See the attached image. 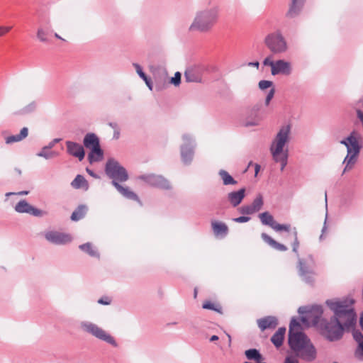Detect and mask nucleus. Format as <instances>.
I'll return each instance as SVG.
<instances>
[{
	"mask_svg": "<svg viewBox=\"0 0 363 363\" xmlns=\"http://www.w3.org/2000/svg\"><path fill=\"white\" fill-rule=\"evenodd\" d=\"M274 62H275L272 60V57L269 56L264 60L263 65L265 66H270L272 69V66H274Z\"/></svg>",
	"mask_w": 363,
	"mask_h": 363,
	"instance_id": "nucleus-50",
	"label": "nucleus"
},
{
	"mask_svg": "<svg viewBox=\"0 0 363 363\" xmlns=\"http://www.w3.org/2000/svg\"><path fill=\"white\" fill-rule=\"evenodd\" d=\"M61 138H55L51 142H50L48 145H46L45 147L50 150L55 146L56 143H58L60 141H61Z\"/></svg>",
	"mask_w": 363,
	"mask_h": 363,
	"instance_id": "nucleus-54",
	"label": "nucleus"
},
{
	"mask_svg": "<svg viewBox=\"0 0 363 363\" xmlns=\"http://www.w3.org/2000/svg\"><path fill=\"white\" fill-rule=\"evenodd\" d=\"M354 355L358 359H361L362 357H363V341L359 342V345L354 352Z\"/></svg>",
	"mask_w": 363,
	"mask_h": 363,
	"instance_id": "nucleus-44",
	"label": "nucleus"
},
{
	"mask_svg": "<svg viewBox=\"0 0 363 363\" xmlns=\"http://www.w3.org/2000/svg\"><path fill=\"white\" fill-rule=\"evenodd\" d=\"M273 86V82L272 81L268 80H261L259 82V88L261 90H264L267 88H269Z\"/></svg>",
	"mask_w": 363,
	"mask_h": 363,
	"instance_id": "nucleus-42",
	"label": "nucleus"
},
{
	"mask_svg": "<svg viewBox=\"0 0 363 363\" xmlns=\"http://www.w3.org/2000/svg\"><path fill=\"white\" fill-rule=\"evenodd\" d=\"M203 308L210 309L213 311H218L214 306V304L210 301H207L203 304Z\"/></svg>",
	"mask_w": 363,
	"mask_h": 363,
	"instance_id": "nucleus-49",
	"label": "nucleus"
},
{
	"mask_svg": "<svg viewBox=\"0 0 363 363\" xmlns=\"http://www.w3.org/2000/svg\"><path fill=\"white\" fill-rule=\"evenodd\" d=\"M37 108V104L35 101H32L27 106H24L21 111L22 114H28L33 112Z\"/></svg>",
	"mask_w": 363,
	"mask_h": 363,
	"instance_id": "nucleus-38",
	"label": "nucleus"
},
{
	"mask_svg": "<svg viewBox=\"0 0 363 363\" xmlns=\"http://www.w3.org/2000/svg\"><path fill=\"white\" fill-rule=\"evenodd\" d=\"M112 185L126 199L137 201L140 203L138 195L135 192L130 190L128 187L123 186L117 182H112Z\"/></svg>",
	"mask_w": 363,
	"mask_h": 363,
	"instance_id": "nucleus-23",
	"label": "nucleus"
},
{
	"mask_svg": "<svg viewBox=\"0 0 363 363\" xmlns=\"http://www.w3.org/2000/svg\"><path fill=\"white\" fill-rule=\"evenodd\" d=\"M106 175L113 182H124L129 177L127 170L114 158H109L105 166Z\"/></svg>",
	"mask_w": 363,
	"mask_h": 363,
	"instance_id": "nucleus-8",
	"label": "nucleus"
},
{
	"mask_svg": "<svg viewBox=\"0 0 363 363\" xmlns=\"http://www.w3.org/2000/svg\"><path fill=\"white\" fill-rule=\"evenodd\" d=\"M138 179L152 187L166 190L172 188L169 181L162 175L146 174L139 176Z\"/></svg>",
	"mask_w": 363,
	"mask_h": 363,
	"instance_id": "nucleus-13",
	"label": "nucleus"
},
{
	"mask_svg": "<svg viewBox=\"0 0 363 363\" xmlns=\"http://www.w3.org/2000/svg\"><path fill=\"white\" fill-rule=\"evenodd\" d=\"M181 73L179 72H177L174 74V76L170 79V83L176 86H179L181 83Z\"/></svg>",
	"mask_w": 363,
	"mask_h": 363,
	"instance_id": "nucleus-41",
	"label": "nucleus"
},
{
	"mask_svg": "<svg viewBox=\"0 0 363 363\" xmlns=\"http://www.w3.org/2000/svg\"><path fill=\"white\" fill-rule=\"evenodd\" d=\"M285 333H286V328L284 327H281L279 328L277 331L275 333L279 335H281L282 337H284V335H285Z\"/></svg>",
	"mask_w": 363,
	"mask_h": 363,
	"instance_id": "nucleus-57",
	"label": "nucleus"
},
{
	"mask_svg": "<svg viewBox=\"0 0 363 363\" xmlns=\"http://www.w3.org/2000/svg\"><path fill=\"white\" fill-rule=\"evenodd\" d=\"M291 125L289 124L282 125L275 138H274L269 150L275 162L280 163L281 171H283L287 164L288 149L284 150V146L290 140Z\"/></svg>",
	"mask_w": 363,
	"mask_h": 363,
	"instance_id": "nucleus-4",
	"label": "nucleus"
},
{
	"mask_svg": "<svg viewBox=\"0 0 363 363\" xmlns=\"http://www.w3.org/2000/svg\"><path fill=\"white\" fill-rule=\"evenodd\" d=\"M11 26H0V37L4 35L6 33L11 30Z\"/></svg>",
	"mask_w": 363,
	"mask_h": 363,
	"instance_id": "nucleus-51",
	"label": "nucleus"
},
{
	"mask_svg": "<svg viewBox=\"0 0 363 363\" xmlns=\"http://www.w3.org/2000/svg\"><path fill=\"white\" fill-rule=\"evenodd\" d=\"M182 139L184 144L180 147L182 161L185 165H189L193 160L195 143L189 134H184Z\"/></svg>",
	"mask_w": 363,
	"mask_h": 363,
	"instance_id": "nucleus-12",
	"label": "nucleus"
},
{
	"mask_svg": "<svg viewBox=\"0 0 363 363\" xmlns=\"http://www.w3.org/2000/svg\"><path fill=\"white\" fill-rule=\"evenodd\" d=\"M49 149L44 146L42 150L37 153L38 157H43L46 160H49L52 158L53 157L57 155V153L53 151L48 152Z\"/></svg>",
	"mask_w": 363,
	"mask_h": 363,
	"instance_id": "nucleus-36",
	"label": "nucleus"
},
{
	"mask_svg": "<svg viewBox=\"0 0 363 363\" xmlns=\"http://www.w3.org/2000/svg\"><path fill=\"white\" fill-rule=\"evenodd\" d=\"M111 301L108 297H102L98 300V303L102 305H109Z\"/></svg>",
	"mask_w": 363,
	"mask_h": 363,
	"instance_id": "nucleus-52",
	"label": "nucleus"
},
{
	"mask_svg": "<svg viewBox=\"0 0 363 363\" xmlns=\"http://www.w3.org/2000/svg\"><path fill=\"white\" fill-rule=\"evenodd\" d=\"M29 191H19V192H8L6 194V196L9 197L11 195H19V196H23V195H27L28 194Z\"/></svg>",
	"mask_w": 363,
	"mask_h": 363,
	"instance_id": "nucleus-53",
	"label": "nucleus"
},
{
	"mask_svg": "<svg viewBox=\"0 0 363 363\" xmlns=\"http://www.w3.org/2000/svg\"><path fill=\"white\" fill-rule=\"evenodd\" d=\"M79 327L83 332L90 334L114 347L117 346V343L114 338L96 324L89 321H82L79 323Z\"/></svg>",
	"mask_w": 363,
	"mask_h": 363,
	"instance_id": "nucleus-11",
	"label": "nucleus"
},
{
	"mask_svg": "<svg viewBox=\"0 0 363 363\" xmlns=\"http://www.w3.org/2000/svg\"><path fill=\"white\" fill-rule=\"evenodd\" d=\"M301 326L298 320L296 318H292L289 324V333H294L295 332H301Z\"/></svg>",
	"mask_w": 363,
	"mask_h": 363,
	"instance_id": "nucleus-35",
	"label": "nucleus"
},
{
	"mask_svg": "<svg viewBox=\"0 0 363 363\" xmlns=\"http://www.w3.org/2000/svg\"><path fill=\"white\" fill-rule=\"evenodd\" d=\"M133 67H135V70H136V72L138 73V74L139 75V77L141 78V79H145V77H147V75L145 74V73L143 71V69L141 67V66L138 64V63H133Z\"/></svg>",
	"mask_w": 363,
	"mask_h": 363,
	"instance_id": "nucleus-43",
	"label": "nucleus"
},
{
	"mask_svg": "<svg viewBox=\"0 0 363 363\" xmlns=\"http://www.w3.org/2000/svg\"><path fill=\"white\" fill-rule=\"evenodd\" d=\"M144 80V82H145L146 85L147 86V87L149 88L150 90H152V81L150 79V78H149L147 76L145 77V79H143Z\"/></svg>",
	"mask_w": 363,
	"mask_h": 363,
	"instance_id": "nucleus-55",
	"label": "nucleus"
},
{
	"mask_svg": "<svg viewBox=\"0 0 363 363\" xmlns=\"http://www.w3.org/2000/svg\"><path fill=\"white\" fill-rule=\"evenodd\" d=\"M108 125L111 128H112L113 129H114V130H116V129H118V124H117L116 123H114V122H109V123H108Z\"/></svg>",
	"mask_w": 363,
	"mask_h": 363,
	"instance_id": "nucleus-59",
	"label": "nucleus"
},
{
	"mask_svg": "<svg viewBox=\"0 0 363 363\" xmlns=\"http://www.w3.org/2000/svg\"><path fill=\"white\" fill-rule=\"evenodd\" d=\"M352 106H359L362 109L363 108V96L359 100L354 101Z\"/></svg>",
	"mask_w": 363,
	"mask_h": 363,
	"instance_id": "nucleus-56",
	"label": "nucleus"
},
{
	"mask_svg": "<svg viewBox=\"0 0 363 363\" xmlns=\"http://www.w3.org/2000/svg\"><path fill=\"white\" fill-rule=\"evenodd\" d=\"M250 220V217L245 216L233 218V221H234L235 223H246V222H248Z\"/></svg>",
	"mask_w": 363,
	"mask_h": 363,
	"instance_id": "nucleus-47",
	"label": "nucleus"
},
{
	"mask_svg": "<svg viewBox=\"0 0 363 363\" xmlns=\"http://www.w3.org/2000/svg\"><path fill=\"white\" fill-rule=\"evenodd\" d=\"M14 209L17 213H28L35 217H42L46 214V212L34 207L25 199L21 200L17 203Z\"/></svg>",
	"mask_w": 363,
	"mask_h": 363,
	"instance_id": "nucleus-14",
	"label": "nucleus"
},
{
	"mask_svg": "<svg viewBox=\"0 0 363 363\" xmlns=\"http://www.w3.org/2000/svg\"><path fill=\"white\" fill-rule=\"evenodd\" d=\"M298 313L302 315L301 321L304 325L309 326L311 324L315 325L318 323H320L323 310L320 305H314L311 307L301 306L298 309Z\"/></svg>",
	"mask_w": 363,
	"mask_h": 363,
	"instance_id": "nucleus-7",
	"label": "nucleus"
},
{
	"mask_svg": "<svg viewBox=\"0 0 363 363\" xmlns=\"http://www.w3.org/2000/svg\"><path fill=\"white\" fill-rule=\"evenodd\" d=\"M274 93H275V89L274 88H272L269 90V91L268 92V94H267V95L266 96V99H265V104H266L267 106L269 105L270 101L274 97Z\"/></svg>",
	"mask_w": 363,
	"mask_h": 363,
	"instance_id": "nucleus-48",
	"label": "nucleus"
},
{
	"mask_svg": "<svg viewBox=\"0 0 363 363\" xmlns=\"http://www.w3.org/2000/svg\"><path fill=\"white\" fill-rule=\"evenodd\" d=\"M292 71L291 63L284 60L275 61L274 66H272L271 73L272 75L284 74L289 75Z\"/></svg>",
	"mask_w": 363,
	"mask_h": 363,
	"instance_id": "nucleus-19",
	"label": "nucleus"
},
{
	"mask_svg": "<svg viewBox=\"0 0 363 363\" xmlns=\"http://www.w3.org/2000/svg\"><path fill=\"white\" fill-rule=\"evenodd\" d=\"M258 327L262 331L266 329H274L278 325V320L274 316H266L257 320Z\"/></svg>",
	"mask_w": 363,
	"mask_h": 363,
	"instance_id": "nucleus-22",
	"label": "nucleus"
},
{
	"mask_svg": "<svg viewBox=\"0 0 363 363\" xmlns=\"http://www.w3.org/2000/svg\"><path fill=\"white\" fill-rule=\"evenodd\" d=\"M103 157L104 151L99 145L90 150V152L88 155V160L90 163H93L102 160Z\"/></svg>",
	"mask_w": 363,
	"mask_h": 363,
	"instance_id": "nucleus-26",
	"label": "nucleus"
},
{
	"mask_svg": "<svg viewBox=\"0 0 363 363\" xmlns=\"http://www.w3.org/2000/svg\"><path fill=\"white\" fill-rule=\"evenodd\" d=\"M297 358L298 357L296 355H287L284 363H299Z\"/></svg>",
	"mask_w": 363,
	"mask_h": 363,
	"instance_id": "nucleus-45",
	"label": "nucleus"
},
{
	"mask_svg": "<svg viewBox=\"0 0 363 363\" xmlns=\"http://www.w3.org/2000/svg\"><path fill=\"white\" fill-rule=\"evenodd\" d=\"M245 196V189L242 188L238 191H233L228 194L227 198L230 203L233 207L238 206L241 203Z\"/></svg>",
	"mask_w": 363,
	"mask_h": 363,
	"instance_id": "nucleus-21",
	"label": "nucleus"
},
{
	"mask_svg": "<svg viewBox=\"0 0 363 363\" xmlns=\"http://www.w3.org/2000/svg\"><path fill=\"white\" fill-rule=\"evenodd\" d=\"M218 175L220 177L223 184L225 186L235 185L238 182L225 170L220 169L218 172Z\"/></svg>",
	"mask_w": 363,
	"mask_h": 363,
	"instance_id": "nucleus-30",
	"label": "nucleus"
},
{
	"mask_svg": "<svg viewBox=\"0 0 363 363\" xmlns=\"http://www.w3.org/2000/svg\"><path fill=\"white\" fill-rule=\"evenodd\" d=\"M306 0H291L289 10L286 13L287 18H293L298 16L305 4Z\"/></svg>",
	"mask_w": 363,
	"mask_h": 363,
	"instance_id": "nucleus-20",
	"label": "nucleus"
},
{
	"mask_svg": "<svg viewBox=\"0 0 363 363\" xmlns=\"http://www.w3.org/2000/svg\"><path fill=\"white\" fill-rule=\"evenodd\" d=\"M288 344L294 355L305 362H311L317 357V350L303 332L289 333Z\"/></svg>",
	"mask_w": 363,
	"mask_h": 363,
	"instance_id": "nucleus-2",
	"label": "nucleus"
},
{
	"mask_svg": "<svg viewBox=\"0 0 363 363\" xmlns=\"http://www.w3.org/2000/svg\"><path fill=\"white\" fill-rule=\"evenodd\" d=\"M28 135V129L26 127L23 128L19 134L12 135L6 138V143L11 144L17 143L25 139Z\"/></svg>",
	"mask_w": 363,
	"mask_h": 363,
	"instance_id": "nucleus-27",
	"label": "nucleus"
},
{
	"mask_svg": "<svg viewBox=\"0 0 363 363\" xmlns=\"http://www.w3.org/2000/svg\"><path fill=\"white\" fill-rule=\"evenodd\" d=\"M86 172L89 175L92 176L93 177H97L96 174L92 170L86 168Z\"/></svg>",
	"mask_w": 363,
	"mask_h": 363,
	"instance_id": "nucleus-63",
	"label": "nucleus"
},
{
	"mask_svg": "<svg viewBox=\"0 0 363 363\" xmlns=\"http://www.w3.org/2000/svg\"><path fill=\"white\" fill-rule=\"evenodd\" d=\"M220 11L218 6L198 10L188 28L189 32L201 33L210 32L218 21Z\"/></svg>",
	"mask_w": 363,
	"mask_h": 363,
	"instance_id": "nucleus-3",
	"label": "nucleus"
},
{
	"mask_svg": "<svg viewBox=\"0 0 363 363\" xmlns=\"http://www.w3.org/2000/svg\"><path fill=\"white\" fill-rule=\"evenodd\" d=\"M353 337L355 341L359 345V342L363 341V335L360 331H354L353 333Z\"/></svg>",
	"mask_w": 363,
	"mask_h": 363,
	"instance_id": "nucleus-46",
	"label": "nucleus"
},
{
	"mask_svg": "<svg viewBox=\"0 0 363 363\" xmlns=\"http://www.w3.org/2000/svg\"><path fill=\"white\" fill-rule=\"evenodd\" d=\"M87 211V207L85 205H79L72 213L71 219L74 221H78L83 218Z\"/></svg>",
	"mask_w": 363,
	"mask_h": 363,
	"instance_id": "nucleus-31",
	"label": "nucleus"
},
{
	"mask_svg": "<svg viewBox=\"0 0 363 363\" xmlns=\"http://www.w3.org/2000/svg\"><path fill=\"white\" fill-rule=\"evenodd\" d=\"M119 136H120V132L118 130V128L116 130H114L113 138L118 139L119 138Z\"/></svg>",
	"mask_w": 363,
	"mask_h": 363,
	"instance_id": "nucleus-62",
	"label": "nucleus"
},
{
	"mask_svg": "<svg viewBox=\"0 0 363 363\" xmlns=\"http://www.w3.org/2000/svg\"><path fill=\"white\" fill-rule=\"evenodd\" d=\"M245 354L247 359L254 360L255 362H260L264 359L263 356L259 351L257 349H249L245 352Z\"/></svg>",
	"mask_w": 363,
	"mask_h": 363,
	"instance_id": "nucleus-32",
	"label": "nucleus"
},
{
	"mask_svg": "<svg viewBox=\"0 0 363 363\" xmlns=\"http://www.w3.org/2000/svg\"><path fill=\"white\" fill-rule=\"evenodd\" d=\"M261 237L266 243L278 251L284 252L288 249L286 246L277 242L265 233H262Z\"/></svg>",
	"mask_w": 363,
	"mask_h": 363,
	"instance_id": "nucleus-25",
	"label": "nucleus"
},
{
	"mask_svg": "<svg viewBox=\"0 0 363 363\" xmlns=\"http://www.w3.org/2000/svg\"><path fill=\"white\" fill-rule=\"evenodd\" d=\"M358 133L353 130L347 137V140L349 143L347 153L343 160V163L346 164L343 169V174L352 169L357 162V156L361 150L362 145H359L357 135Z\"/></svg>",
	"mask_w": 363,
	"mask_h": 363,
	"instance_id": "nucleus-6",
	"label": "nucleus"
},
{
	"mask_svg": "<svg viewBox=\"0 0 363 363\" xmlns=\"http://www.w3.org/2000/svg\"><path fill=\"white\" fill-rule=\"evenodd\" d=\"M359 324H360L362 329H363V312L362 313L360 318H359Z\"/></svg>",
	"mask_w": 363,
	"mask_h": 363,
	"instance_id": "nucleus-64",
	"label": "nucleus"
},
{
	"mask_svg": "<svg viewBox=\"0 0 363 363\" xmlns=\"http://www.w3.org/2000/svg\"><path fill=\"white\" fill-rule=\"evenodd\" d=\"M84 146L87 149H92L100 145L99 138L94 133H86L83 140Z\"/></svg>",
	"mask_w": 363,
	"mask_h": 363,
	"instance_id": "nucleus-24",
	"label": "nucleus"
},
{
	"mask_svg": "<svg viewBox=\"0 0 363 363\" xmlns=\"http://www.w3.org/2000/svg\"><path fill=\"white\" fill-rule=\"evenodd\" d=\"M315 266V263L311 255H308L306 258L298 259V275L307 284H311L314 281Z\"/></svg>",
	"mask_w": 363,
	"mask_h": 363,
	"instance_id": "nucleus-9",
	"label": "nucleus"
},
{
	"mask_svg": "<svg viewBox=\"0 0 363 363\" xmlns=\"http://www.w3.org/2000/svg\"><path fill=\"white\" fill-rule=\"evenodd\" d=\"M212 228L216 235L225 236L228 233V228L224 223L213 221L211 223Z\"/></svg>",
	"mask_w": 363,
	"mask_h": 363,
	"instance_id": "nucleus-29",
	"label": "nucleus"
},
{
	"mask_svg": "<svg viewBox=\"0 0 363 363\" xmlns=\"http://www.w3.org/2000/svg\"><path fill=\"white\" fill-rule=\"evenodd\" d=\"M263 204V196L261 194H258L250 206L255 212L257 213L262 209Z\"/></svg>",
	"mask_w": 363,
	"mask_h": 363,
	"instance_id": "nucleus-34",
	"label": "nucleus"
},
{
	"mask_svg": "<svg viewBox=\"0 0 363 363\" xmlns=\"http://www.w3.org/2000/svg\"><path fill=\"white\" fill-rule=\"evenodd\" d=\"M248 66L255 67L258 68L259 66V63L257 61L252 62H249L248 63Z\"/></svg>",
	"mask_w": 363,
	"mask_h": 363,
	"instance_id": "nucleus-61",
	"label": "nucleus"
},
{
	"mask_svg": "<svg viewBox=\"0 0 363 363\" xmlns=\"http://www.w3.org/2000/svg\"><path fill=\"white\" fill-rule=\"evenodd\" d=\"M340 144L344 145L347 147V150L348 149L349 143L347 140V138H345L343 140H340Z\"/></svg>",
	"mask_w": 363,
	"mask_h": 363,
	"instance_id": "nucleus-60",
	"label": "nucleus"
},
{
	"mask_svg": "<svg viewBox=\"0 0 363 363\" xmlns=\"http://www.w3.org/2000/svg\"><path fill=\"white\" fill-rule=\"evenodd\" d=\"M79 249L83 252L87 253L89 256L93 257H99V254L96 250L94 249L91 243L86 242L79 245Z\"/></svg>",
	"mask_w": 363,
	"mask_h": 363,
	"instance_id": "nucleus-33",
	"label": "nucleus"
},
{
	"mask_svg": "<svg viewBox=\"0 0 363 363\" xmlns=\"http://www.w3.org/2000/svg\"><path fill=\"white\" fill-rule=\"evenodd\" d=\"M238 211L243 215H251L255 213L250 205L242 206L238 208Z\"/></svg>",
	"mask_w": 363,
	"mask_h": 363,
	"instance_id": "nucleus-39",
	"label": "nucleus"
},
{
	"mask_svg": "<svg viewBox=\"0 0 363 363\" xmlns=\"http://www.w3.org/2000/svg\"><path fill=\"white\" fill-rule=\"evenodd\" d=\"M66 147L67 152L69 155L78 158L79 161H82L84 158V149L79 143L68 140L66 142Z\"/></svg>",
	"mask_w": 363,
	"mask_h": 363,
	"instance_id": "nucleus-18",
	"label": "nucleus"
},
{
	"mask_svg": "<svg viewBox=\"0 0 363 363\" xmlns=\"http://www.w3.org/2000/svg\"><path fill=\"white\" fill-rule=\"evenodd\" d=\"M45 238L48 242L57 245H65L72 240L70 235L55 230L46 232Z\"/></svg>",
	"mask_w": 363,
	"mask_h": 363,
	"instance_id": "nucleus-15",
	"label": "nucleus"
},
{
	"mask_svg": "<svg viewBox=\"0 0 363 363\" xmlns=\"http://www.w3.org/2000/svg\"><path fill=\"white\" fill-rule=\"evenodd\" d=\"M47 34V31L40 28L37 31V38L39 39L40 42L45 43L48 41V38H46Z\"/></svg>",
	"mask_w": 363,
	"mask_h": 363,
	"instance_id": "nucleus-40",
	"label": "nucleus"
},
{
	"mask_svg": "<svg viewBox=\"0 0 363 363\" xmlns=\"http://www.w3.org/2000/svg\"><path fill=\"white\" fill-rule=\"evenodd\" d=\"M327 218H328V215L326 214L325 222H324V225H323V229H322V234L320 236V240H322L323 238V233L326 230V228H327V227H326Z\"/></svg>",
	"mask_w": 363,
	"mask_h": 363,
	"instance_id": "nucleus-58",
	"label": "nucleus"
},
{
	"mask_svg": "<svg viewBox=\"0 0 363 363\" xmlns=\"http://www.w3.org/2000/svg\"><path fill=\"white\" fill-rule=\"evenodd\" d=\"M284 340V337L277 333H274L271 337V342L277 348L280 347L283 345Z\"/></svg>",
	"mask_w": 363,
	"mask_h": 363,
	"instance_id": "nucleus-37",
	"label": "nucleus"
},
{
	"mask_svg": "<svg viewBox=\"0 0 363 363\" xmlns=\"http://www.w3.org/2000/svg\"><path fill=\"white\" fill-rule=\"evenodd\" d=\"M259 218L262 223L264 225H268L277 232L286 231L290 233L294 238L292 243V250L296 253L298 257V249L299 247V241L298 239V232L296 228L291 229L290 224H279L274 219V217L267 211L259 213Z\"/></svg>",
	"mask_w": 363,
	"mask_h": 363,
	"instance_id": "nucleus-5",
	"label": "nucleus"
},
{
	"mask_svg": "<svg viewBox=\"0 0 363 363\" xmlns=\"http://www.w3.org/2000/svg\"><path fill=\"white\" fill-rule=\"evenodd\" d=\"M72 186L74 189H83L87 190L89 189L88 182L86 180L84 176L77 174L74 179L71 183Z\"/></svg>",
	"mask_w": 363,
	"mask_h": 363,
	"instance_id": "nucleus-28",
	"label": "nucleus"
},
{
	"mask_svg": "<svg viewBox=\"0 0 363 363\" xmlns=\"http://www.w3.org/2000/svg\"><path fill=\"white\" fill-rule=\"evenodd\" d=\"M260 106L256 105L253 106L248 112L245 121L244 125L245 127L257 126L262 120V116L259 112Z\"/></svg>",
	"mask_w": 363,
	"mask_h": 363,
	"instance_id": "nucleus-17",
	"label": "nucleus"
},
{
	"mask_svg": "<svg viewBox=\"0 0 363 363\" xmlns=\"http://www.w3.org/2000/svg\"><path fill=\"white\" fill-rule=\"evenodd\" d=\"M325 303L334 315L330 320L321 319V333L328 340L337 341L342 338L345 328L353 327L356 323L357 315L351 306L353 301L335 298L327 300Z\"/></svg>",
	"mask_w": 363,
	"mask_h": 363,
	"instance_id": "nucleus-1",
	"label": "nucleus"
},
{
	"mask_svg": "<svg viewBox=\"0 0 363 363\" xmlns=\"http://www.w3.org/2000/svg\"><path fill=\"white\" fill-rule=\"evenodd\" d=\"M264 43L274 55L284 53L288 50L286 40L279 31L268 34L265 37Z\"/></svg>",
	"mask_w": 363,
	"mask_h": 363,
	"instance_id": "nucleus-10",
	"label": "nucleus"
},
{
	"mask_svg": "<svg viewBox=\"0 0 363 363\" xmlns=\"http://www.w3.org/2000/svg\"><path fill=\"white\" fill-rule=\"evenodd\" d=\"M204 69V67L202 65L189 66L184 72L186 81L187 82H201Z\"/></svg>",
	"mask_w": 363,
	"mask_h": 363,
	"instance_id": "nucleus-16",
	"label": "nucleus"
}]
</instances>
